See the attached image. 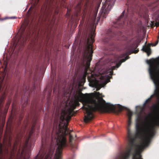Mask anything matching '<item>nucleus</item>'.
<instances>
[{
    "mask_svg": "<svg viewBox=\"0 0 159 159\" xmlns=\"http://www.w3.org/2000/svg\"><path fill=\"white\" fill-rule=\"evenodd\" d=\"M116 0H106L103 4L98 16L96 20V16L101 2L94 0L92 3H90V62L92 59L93 53V43L95 41V30L96 25L99 20L100 17L106 18L112 7L114 6Z\"/></svg>",
    "mask_w": 159,
    "mask_h": 159,
    "instance_id": "1",
    "label": "nucleus"
},
{
    "mask_svg": "<svg viewBox=\"0 0 159 159\" xmlns=\"http://www.w3.org/2000/svg\"><path fill=\"white\" fill-rule=\"evenodd\" d=\"M141 1V0H127L126 3L127 7L126 13L125 15V11L124 10L114 23H128V21L132 20L134 13L141 16H147L148 10L147 9H143V7L140 3Z\"/></svg>",
    "mask_w": 159,
    "mask_h": 159,
    "instance_id": "2",
    "label": "nucleus"
},
{
    "mask_svg": "<svg viewBox=\"0 0 159 159\" xmlns=\"http://www.w3.org/2000/svg\"><path fill=\"white\" fill-rule=\"evenodd\" d=\"M106 72L102 67L97 63L93 71L90 68V86L96 89V91L99 90L101 88V84L99 83L101 79L103 77L100 76Z\"/></svg>",
    "mask_w": 159,
    "mask_h": 159,
    "instance_id": "3",
    "label": "nucleus"
},
{
    "mask_svg": "<svg viewBox=\"0 0 159 159\" xmlns=\"http://www.w3.org/2000/svg\"><path fill=\"white\" fill-rule=\"evenodd\" d=\"M154 61L153 59L147 60L146 63L149 65V72L151 79L153 80L156 86L154 95L157 98H159V84H158V75L156 67L153 65Z\"/></svg>",
    "mask_w": 159,
    "mask_h": 159,
    "instance_id": "4",
    "label": "nucleus"
},
{
    "mask_svg": "<svg viewBox=\"0 0 159 159\" xmlns=\"http://www.w3.org/2000/svg\"><path fill=\"white\" fill-rule=\"evenodd\" d=\"M89 39L88 38L85 43L83 51V64L84 69V74L82 79H85L86 75L88 73L87 71L89 69Z\"/></svg>",
    "mask_w": 159,
    "mask_h": 159,
    "instance_id": "5",
    "label": "nucleus"
},
{
    "mask_svg": "<svg viewBox=\"0 0 159 159\" xmlns=\"http://www.w3.org/2000/svg\"><path fill=\"white\" fill-rule=\"evenodd\" d=\"M115 36V34L111 30H109L107 33L106 37L103 39V42L105 44L113 47V43L111 39H114L113 38Z\"/></svg>",
    "mask_w": 159,
    "mask_h": 159,
    "instance_id": "6",
    "label": "nucleus"
},
{
    "mask_svg": "<svg viewBox=\"0 0 159 159\" xmlns=\"http://www.w3.org/2000/svg\"><path fill=\"white\" fill-rule=\"evenodd\" d=\"M127 55V53H125L122 54L120 55V58H123L125 57V58L121 59L119 62L117 63L116 65V66H111V68L112 70L110 71L109 74L110 75H111L113 74V70H115L116 68H118L120 66L122 62H125L127 59L129 58V57Z\"/></svg>",
    "mask_w": 159,
    "mask_h": 159,
    "instance_id": "7",
    "label": "nucleus"
},
{
    "mask_svg": "<svg viewBox=\"0 0 159 159\" xmlns=\"http://www.w3.org/2000/svg\"><path fill=\"white\" fill-rule=\"evenodd\" d=\"M141 42V40L139 39H137L134 43L129 46V49L132 51V53H137L139 51V50H136L135 49L139 45Z\"/></svg>",
    "mask_w": 159,
    "mask_h": 159,
    "instance_id": "8",
    "label": "nucleus"
},
{
    "mask_svg": "<svg viewBox=\"0 0 159 159\" xmlns=\"http://www.w3.org/2000/svg\"><path fill=\"white\" fill-rule=\"evenodd\" d=\"M52 155V153L50 152L44 157V152L42 153V150H40L35 159H50Z\"/></svg>",
    "mask_w": 159,
    "mask_h": 159,
    "instance_id": "9",
    "label": "nucleus"
},
{
    "mask_svg": "<svg viewBox=\"0 0 159 159\" xmlns=\"http://www.w3.org/2000/svg\"><path fill=\"white\" fill-rule=\"evenodd\" d=\"M142 50L147 53L148 56H149L151 54V51L149 46H143Z\"/></svg>",
    "mask_w": 159,
    "mask_h": 159,
    "instance_id": "10",
    "label": "nucleus"
},
{
    "mask_svg": "<svg viewBox=\"0 0 159 159\" xmlns=\"http://www.w3.org/2000/svg\"><path fill=\"white\" fill-rule=\"evenodd\" d=\"M24 148L23 149L20 157H18L17 159H26L27 158L26 154H25L24 153Z\"/></svg>",
    "mask_w": 159,
    "mask_h": 159,
    "instance_id": "11",
    "label": "nucleus"
},
{
    "mask_svg": "<svg viewBox=\"0 0 159 159\" xmlns=\"http://www.w3.org/2000/svg\"><path fill=\"white\" fill-rule=\"evenodd\" d=\"M150 2L151 3L150 4V5H149V6H152L153 5L152 4H155L156 5L154 6V7H157V5H159V0H150Z\"/></svg>",
    "mask_w": 159,
    "mask_h": 159,
    "instance_id": "12",
    "label": "nucleus"
},
{
    "mask_svg": "<svg viewBox=\"0 0 159 159\" xmlns=\"http://www.w3.org/2000/svg\"><path fill=\"white\" fill-rule=\"evenodd\" d=\"M107 76L106 77L107 79H106V80L105 81V82H104V85H105L107 84L108 83L110 82V78H112L111 76H111H109L108 75H105V76Z\"/></svg>",
    "mask_w": 159,
    "mask_h": 159,
    "instance_id": "13",
    "label": "nucleus"
},
{
    "mask_svg": "<svg viewBox=\"0 0 159 159\" xmlns=\"http://www.w3.org/2000/svg\"><path fill=\"white\" fill-rule=\"evenodd\" d=\"M154 122L156 125H159V114L154 120Z\"/></svg>",
    "mask_w": 159,
    "mask_h": 159,
    "instance_id": "14",
    "label": "nucleus"
},
{
    "mask_svg": "<svg viewBox=\"0 0 159 159\" xmlns=\"http://www.w3.org/2000/svg\"><path fill=\"white\" fill-rule=\"evenodd\" d=\"M151 101L150 99H149L148 98L146 100L143 104V106H145L149 102Z\"/></svg>",
    "mask_w": 159,
    "mask_h": 159,
    "instance_id": "15",
    "label": "nucleus"
},
{
    "mask_svg": "<svg viewBox=\"0 0 159 159\" xmlns=\"http://www.w3.org/2000/svg\"><path fill=\"white\" fill-rule=\"evenodd\" d=\"M152 108L155 110H156L157 109V105H154L152 107Z\"/></svg>",
    "mask_w": 159,
    "mask_h": 159,
    "instance_id": "16",
    "label": "nucleus"
},
{
    "mask_svg": "<svg viewBox=\"0 0 159 159\" xmlns=\"http://www.w3.org/2000/svg\"><path fill=\"white\" fill-rule=\"evenodd\" d=\"M72 139V137L70 135V142Z\"/></svg>",
    "mask_w": 159,
    "mask_h": 159,
    "instance_id": "17",
    "label": "nucleus"
},
{
    "mask_svg": "<svg viewBox=\"0 0 159 159\" xmlns=\"http://www.w3.org/2000/svg\"><path fill=\"white\" fill-rule=\"evenodd\" d=\"M154 97V95H152L149 98H148L149 99H150V100H151L152 99V98H153V97Z\"/></svg>",
    "mask_w": 159,
    "mask_h": 159,
    "instance_id": "18",
    "label": "nucleus"
},
{
    "mask_svg": "<svg viewBox=\"0 0 159 159\" xmlns=\"http://www.w3.org/2000/svg\"><path fill=\"white\" fill-rule=\"evenodd\" d=\"M1 147H2V145H1V144H0V153H1V152H2Z\"/></svg>",
    "mask_w": 159,
    "mask_h": 159,
    "instance_id": "19",
    "label": "nucleus"
},
{
    "mask_svg": "<svg viewBox=\"0 0 159 159\" xmlns=\"http://www.w3.org/2000/svg\"><path fill=\"white\" fill-rule=\"evenodd\" d=\"M143 111V108H141V111L139 113V115H141V114Z\"/></svg>",
    "mask_w": 159,
    "mask_h": 159,
    "instance_id": "20",
    "label": "nucleus"
},
{
    "mask_svg": "<svg viewBox=\"0 0 159 159\" xmlns=\"http://www.w3.org/2000/svg\"><path fill=\"white\" fill-rule=\"evenodd\" d=\"M105 50H107V51H110L111 50H112L111 49H109L108 48H105Z\"/></svg>",
    "mask_w": 159,
    "mask_h": 159,
    "instance_id": "21",
    "label": "nucleus"
},
{
    "mask_svg": "<svg viewBox=\"0 0 159 159\" xmlns=\"http://www.w3.org/2000/svg\"><path fill=\"white\" fill-rule=\"evenodd\" d=\"M33 130V129L32 128L31 129V131L30 132V134L32 133V132H32Z\"/></svg>",
    "mask_w": 159,
    "mask_h": 159,
    "instance_id": "22",
    "label": "nucleus"
},
{
    "mask_svg": "<svg viewBox=\"0 0 159 159\" xmlns=\"http://www.w3.org/2000/svg\"><path fill=\"white\" fill-rule=\"evenodd\" d=\"M88 81H89V76L88 77Z\"/></svg>",
    "mask_w": 159,
    "mask_h": 159,
    "instance_id": "23",
    "label": "nucleus"
},
{
    "mask_svg": "<svg viewBox=\"0 0 159 159\" xmlns=\"http://www.w3.org/2000/svg\"><path fill=\"white\" fill-rule=\"evenodd\" d=\"M58 13V11H55V14H57Z\"/></svg>",
    "mask_w": 159,
    "mask_h": 159,
    "instance_id": "24",
    "label": "nucleus"
},
{
    "mask_svg": "<svg viewBox=\"0 0 159 159\" xmlns=\"http://www.w3.org/2000/svg\"><path fill=\"white\" fill-rule=\"evenodd\" d=\"M19 154H18V157H19Z\"/></svg>",
    "mask_w": 159,
    "mask_h": 159,
    "instance_id": "25",
    "label": "nucleus"
},
{
    "mask_svg": "<svg viewBox=\"0 0 159 159\" xmlns=\"http://www.w3.org/2000/svg\"><path fill=\"white\" fill-rule=\"evenodd\" d=\"M118 157H121L120 156H119Z\"/></svg>",
    "mask_w": 159,
    "mask_h": 159,
    "instance_id": "26",
    "label": "nucleus"
},
{
    "mask_svg": "<svg viewBox=\"0 0 159 159\" xmlns=\"http://www.w3.org/2000/svg\"><path fill=\"white\" fill-rule=\"evenodd\" d=\"M55 138V139H56V137H55V138Z\"/></svg>",
    "mask_w": 159,
    "mask_h": 159,
    "instance_id": "27",
    "label": "nucleus"
},
{
    "mask_svg": "<svg viewBox=\"0 0 159 159\" xmlns=\"http://www.w3.org/2000/svg\"><path fill=\"white\" fill-rule=\"evenodd\" d=\"M27 145V143H26L25 144V146H26Z\"/></svg>",
    "mask_w": 159,
    "mask_h": 159,
    "instance_id": "28",
    "label": "nucleus"
},
{
    "mask_svg": "<svg viewBox=\"0 0 159 159\" xmlns=\"http://www.w3.org/2000/svg\"><path fill=\"white\" fill-rule=\"evenodd\" d=\"M11 18H14V17H12Z\"/></svg>",
    "mask_w": 159,
    "mask_h": 159,
    "instance_id": "29",
    "label": "nucleus"
},
{
    "mask_svg": "<svg viewBox=\"0 0 159 159\" xmlns=\"http://www.w3.org/2000/svg\"><path fill=\"white\" fill-rule=\"evenodd\" d=\"M61 131V130H60V131Z\"/></svg>",
    "mask_w": 159,
    "mask_h": 159,
    "instance_id": "30",
    "label": "nucleus"
}]
</instances>
